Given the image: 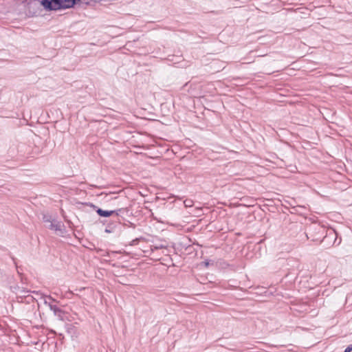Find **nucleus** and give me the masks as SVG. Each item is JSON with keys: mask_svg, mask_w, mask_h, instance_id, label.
<instances>
[{"mask_svg": "<svg viewBox=\"0 0 352 352\" xmlns=\"http://www.w3.org/2000/svg\"><path fill=\"white\" fill-rule=\"evenodd\" d=\"M43 220L45 221V222H48L49 223L52 221L51 219V217L50 216H47V215H44L43 216Z\"/></svg>", "mask_w": 352, "mask_h": 352, "instance_id": "7ed1b4c3", "label": "nucleus"}, {"mask_svg": "<svg viewBox=\"0 0 352 352\" xmlns=\"http://www.w3.org/2000/svg\"><path fill=\"white\" fill-rule=\"evenodd\" d=\"M36 3H32L30 4V6H32V5H36Z\"/></svg>", "mask_w": 352, "mask_h": 352, "instance_id": "6e6552de", "label": "nucleus"}, {"mask_svg": "<svg viewBox=\"0 0 352 352\" xmlns=\"http://www.w3.org/2000/svg\"><path fill=\"white\" fill-rule=\"evenodd\" d=\"M203 263H204V265L206 267L208 266V265H209V263H208V262H204Z\"/></svg>", "mask_w": 352, "mask_h": 352, "instance_id": "0eeeda50", "label": "nucleus"}, {"mask_svg": "<svg viewBox=\"0 0 352 352\" xmlns=\"http://www.w3.org/2000/svg\"><path fill=\"white\" fill-rule=\"evenodd\" d=\"M184 204L186 206H191V201H185Z\"/></svg>", "mask_w": 352, "mask_h": 352, "instance_id": "423d86ee", "label": "nucleus"}, {"mask_svg": "<svg viewBox=\"0 0 352 352\" xmlns=\"http://www.w3.org/2000/svg\"><path fill=\"white\" fill-rule=\"evenodd\" d=\"M352 351V345L348 346L345 350L344 352H351Z\"/></svg>", "mask_w": 352, "mask_h": 352, "instance_id": "20e7f679", "label": "nucleus"}, {"mask_svg": "<svg viewBox=\"0 0 352 352\" xmlns=\"http://www.w3.org/2000/svg\"><path fill=\"white\" fill-rule=\"evenodd\" d=\"M63 227V224L60 221H52L48 226V228L51 230H54L56 231H59L62 233V228Z\"/></svg>", "mask_w": 352, "mask_h": 352, "instance_id": "f257e3e1", "label": "nucleus"}, {"mask_svg": "<svg viewBox=\"0 0 352 352\" xmlns=\"http://www.w3.org/2000/svg\"><path fill=\"white\" fill-rule=\"evenodd\" d=\"M50 309L53 310L55 313L58 311V309L56 306L50 305Z\"/></svg>", "mask_w": 352, "mask_h": 352, "instance_id": "39448f33", "label": "nucleus"}, {"mask_svg": "<svg viewBox=\"0 0 352 352\" xmlns=\"http://www.w3.org/2000/svg\"><path fill=\"white\" fill-rule=\"evenodd\" d=\"M96 212L101 217H109L113 214L118 215V212L115 210H104L101 208H98Z\"/></svg>", "mask_w": 352, "mask_h": 352, "instance_id": "f03ea898", "label": "nucleus"}]
</instances>
